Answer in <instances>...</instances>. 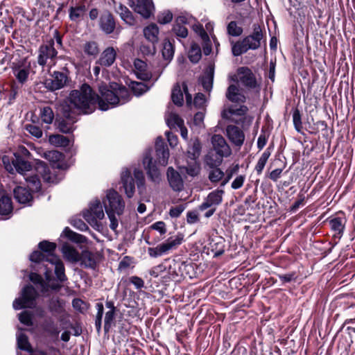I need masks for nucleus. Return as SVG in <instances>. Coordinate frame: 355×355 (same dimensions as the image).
I'll use <instances>...</instances> for the list:
<instances>
[{"mask_svg":"<svg viewBox=\"0 0 355 355\" xmlns=\"http://www.w3.org/2000/svg\"><path fill=\"white\" fill-rule=\"evenodd\" d=\"M201 152L200 143L196 140L190 146L187 152V158L189 159L198 160Z\"/></svg>","mask_w":355,"mask_h":355,"instance_id":"nucleus-43","label":"nucleus"},{"mask_svg":"<svg viewBox=\"0 0 355 355\" xmlns=\"http://www.w3.org/2000/svg\"><path fill=\"white\" fill-rule=\"evenodd\" d=\"M226 98L232 103H245V96L240 92L239 88L235 85H230L226 92Z\"/></svg>","mask_w":355,"mask_h":355,"instance_id":"nucleus-27","label":"nucleus"},{"mask_svg":"<svg viewBox=\"0 0 355 355\" xmlns=\"http://www.w3.org/2000/svg\"><path fill=\"white\" fill-rule=\"evenodd\" d=\"M51 77L45 81L46 87L51 91H55L64 87L68 82L67 71H53Z\"/></svg>","mask_w":355,"mask_h":355,"instance_id":"nucleus-14","label":"nucleus"},{"mask_svg":"<svg viewBox=\"0 0 355 355\" xmlns=\"http://www.w3.org/2000/svg\"><path fill=\"white\" fill-rule=\"evenodd\" d=\"M44 157L50 162L56 163L63 159V154L58 150H48L44 153Z\"/></svg>","mask_w":355,"mask_h":355,"instance_id":"nucleus-55","label":"nucleus"},{"mask_svg":"<svg viewBox=\"0 0 355 355\" xmlns=\"http://www.w3.org/2000/svg\"><path fill=\"white\" fill-rule=\"evenodd\" d=\"M183 241L181 234L169 237L165 242L158 245L155 248H148V253L150 257L156 258L167 254L170 250L177 248Z\"/></svg>","mask_w":355,"mask_h":355,"instance_id":"nucleus-11","label":"nucleus"},{"mask_svg":"<svg viewBox=\"0 0 355 355\" xmlns=\"http://www.w3.org/2000/svg\"><path fill=\"white\" fill-rule=\"evenodd\" d=\"M293 122L294 128L297 132H302V122L300 112L298 109H295L293 112Z\"/></svg>","mask_w":355,"mask_h":355,"instance_id":"nucleus-59","label":"nucleus"},{"mask_svg":"<svg viewBox=\"0 0 355 355\" xmlns=\"http://www.w3.org/2000/svg\"><path fill=\"white\" fill-rule=\"evenodd\" d=\"M101 97L96 94L89 85L83 84L79 89L70 92L69 96L64 103L68 104L71 109H76L80 113L89 114L96 109V103Z\"/></svg>","mask_w":355,"mask_h":355,"instance_id":"nucleus-1","label":"nucleus"},{"mask_svg":"<svg viewBox=\"0 0 355 355\" xmlns=\"http://www.w3.org/2000/svg\"><path fill=\"white\" fill-rule=\"evenodd\" d=\"M212 169L209 172L208 178L212 183H217L223 178L225 175L224 172L218 166L211 167Z\"/></svg>","mask_w":355,"mask_h":355,"instance_id":"nucleus-48","label":"nucleus"},{"mask_svg":"<svg viewBox=\"0 0 355 355\" xmlns=\"http://www.w3.org/2000/svg\"><path fill=\"white\" fill-rule=\"evenodd\" d=\"M115 10L125 24L130 26L135 24V19L132 13L122 3H119V5L115 7Z\"/></svg>","mask_w":355,"mask_h":355,"instance_id":"nucleus-31","label":"nucleus"},{"mask_svg":"<svg viewBox=\"0 0 355 355\" xmlns=\"http://www.w3.org/2000/svg\"><path fill=\"white\" fill-rule=\"evenodd\" d=\"M46 255L42 251H34L30 255V260L32 262L37 263H42V266L44 268V277L47 282H50L52 279L51 275V268H49V261H46Z\"/></svg>","mask_w":355,"mask_h":355,"instance_id":"nucleus-23","label":"nucleus"},{"mask_svg":"<svg viewBox=\"0 0 355 355\" xmlns=\"http://www.w3.org/2000/svg\"><path fill=\"white\" fill-rule=\"evenodd\" d=\"M115 313L116 311H107L105 313V320H104V331L105 332H109L110 329L114 324V320L115 319Z\"/></svg>","mask_w":355,"mask_h":355,"instance_id":"nucleus-56","label":"nucleus"},{"mask_svg":"<svg viewBox=\"0 0 355 355\" xmlns=\"http://www.w3.org/2000/svg\"><path fill=\"white\" fill-rule=\"evenodd\" d=\"M214 69L209 68L205 75L200 78V83L206 92H210L213 87Z\"/></svg>","mask_w":355,"mask_h":355,"instance_id":"nucleus-39","label":"nucleus"},{"mask_svg":"<svg viewBox=\"0 0 355 355\" xmlns=\"http://www.w3.org/2000/svg\"><path fill=\"white\" fill-rule=\"evenodd\" d=\"M13 210L12 199L8 196L0 198V215L5 216L6 218L10 217Z\"/></svg>","mask_w":355,"mask_h":355,"instance_id":"nucleus-34","label":"nucleus"},{"mask_svg":"<svg viewBox=\"0 0 355 355\" xmlns=\"http://www.w3.org/2000/svg\"><path fill=\"white\" fill-rule=\"evenodd\" d=\"M211 250L214 253V257H218L225 252V241L223 237L216 236L209 242Z\"/></svg>","mask_w":355,"mask_h":355,"instance_id":"nucleus-30","label":"nucleus"},{"mask_svg":"<svg viewBox=\"0 0 355 355\" xmlns=\"http://www.w3.org/2000/svg\"><path fill=\"white\" fill-rule=\"evenodd\" d=\"M238 73L240 76V80L244 86L251 89H254L257 87L258 85L255 75L251 69L242 67L238 69Z\"/></svg>","mask_w":355,"mask_h":355,"instance_id":"nucleus-21","label":"nucleus"},{"mask_svg":"<svg viewBox=\"0 0 355 355\" xmlns=\"http://www.w3.org/2000/svg\"><path fill=\"white\" fill-rule=\"evenodd\" d=\"M12 70L13 75L19 84L23 85L28 81L31 71L30 64L28 65L16 64L12 67Z\"/></svg>","mask_w":355,"mask_h":355,"instance_id":"nucleus-25","label":"nucleus"},{"mask_svg":"<svg viewBox=\"0 0 355 355\" xmlns=\"http://www.w3.org/2000/svg\"><path fill=\"white\" fill-rule=\"evenodd\" d=\"M40 116L42 121L46 124H51L55 118L54 112L49 106H45L40 109Z\"/></svg>","mask_w":355,"mask_h":355,"instance_id":"nucleus-41","label":"nucleus"},{"mask_svg":"<svg viewBox=\"0 0 355 355\" xmlns=\"http://www.w3.org/2000/svg\"><path fill=\"white\" fill-rule=\"evenodd\" d=\"M62 118L58 120V128L63 133H70L74 130V123L78 120V114L67 103L61 104Z\"/></svg>","mask_w":355,"mask_h":355,"instance_id":"nucleus-8","label":"nucleus"},{"mask_svg":"<svg viewBox=\"0 0 355 355\" xmlns=\"http://www.w3.org/2000/svg\"><path fill=\"white\" fill-rule=\"evenodd\" d=\"M79 261L85 268L95 269L96 267V257L94 253L89 251H83L80 256Z\"/></svg>","mask_w":355,"mask_h":355,"instance_id":"nucleus-37","label":"nucleus"},{"mask_svg":"<svg viewBox=\"0 0 355 355\" xmlns=\"http://www.w3.org/2000/svg\"><path fill=\"white\" fill-rule=\"evenodd\" d=\"M211 142L217 158L214 159L208 155L206 157V163L209 167L218 166L221 164L224 157H228L232 155V149L225 138L220 135H214L211 137Z\"/></svg>","mask_w":355,"mask_h":355,"instance_id":"nucleus-6","label":"nucleus"},{"mask_svg":"<svg viewBox=\"0 0 355 355\" xmlns=\"http://www.w3.org/2000/svg\"><path fill=\"white\" fill-rule=\"evenodd\" d=\"M202 57L201 49L197 44H193L189 51V58L193 63L199 62Z\"/></svg>","mask_w":355,"mask_h":355,"instance_id":"nucleus-53","label":"nucleus"},{"mask_svg":"<svg viewBox=\"0 0 355 355\" xmlns=\"http://www.w3.org/2000/svg\"><path fill=\"white\" fill-rule=\"evenodd\" d=\"M38 248L40 250L46 255V261L51 255H55L54 252L56 248V244L55 243L49 242L48 241H43L39 243Z\"/></svg>","mask_w":355,"mask_h":355,"instance_id":"nucleus-38","label":"nucleus"},{"mask_svg":"<svg viewBox=\"0 0 355 355\" xmlns=\"http://www.w3.org/2000/svg\"><path fill=\"white\" fill-rule=\"evenodd\" d=\"M47 261H49L51 265L50 268L51 270L54 269V272L56 277V279L60 283L65 282L67 281V277L65 275V268L63 262L61 259L56 255H51L47 259Z\"/></svg>","mask_w":355,"mask_h":355,"instance_id":"nucleus-19","label":"nucleus"},{"mask_svg":"<svg viewBox=\"0 0 355 355\" xmlns=\"http://www.w3.org/2000/svg\"><path fill=\"white\" fill-rule=\"evenodd\" d=\"M167 179L171 189L175 191H181L184 189V181L180 174L173 167L167 169Z\"/></svg>","mask_w":355,"mask_h":355,"instance_id":"nucleus-22","label":"nucleus"},{"mask_svg":"<svg viewBox=\"0 0 355 355\" xmlns=\"http://www.w3.org/2000/svg\"><path fill=\"white\" fill-rule=\"evenodd\" d=\"M156 44L152 42L142 43L139 47L140 52L144 55H153L156 53Z\"/></svg>","mask_w":355,"mask_h":355,"instance_id":"nucleus-58","label":"nucleus"},{"mask_svg":"<svg viewBox=\"0 0 355 355\" xmlns=\"http://www.w3.org/2000/svg\"><path fill=\"white\" fill-rule=\"evenodd\" d=\"M144 35L148 42L157 44L159 41V28L155 24H150L146 26L143 30Z\"/></svg>","mask_w":355,"mask_h":355,"instance_id":"nucleus-32","label":"nucleus"},{"mask_svg":"<svg viewBox=\"0 0 355 355\" xmlns=\"http://www.w3.org/2000/svg\"><path fill=\"white\" fill-rule=\"evenodd\" d=\"M252 28V34L245 37L242 40L230 41L234 56L237 57L246 53L248 50H257L260 48L263 37L262 29L258 24H254Z\"/></svg>","mask_w":355,"mask_h":355,"instance_id":"nucleus-4","label":"nucleus"},{"mask_svg":"<svg viewBox=\"0 0 355 355\" xmlns=\"http://www.w3.org/2000/svg\"><path fill=\"white\" fill-rule=\"evenodd\" d=\"M347 219L345 217H334L329 220L330 227L336 232V235L340 238L345 230Z\"/></svg>","mask_w":355,"mask_h":355,"instance_id":"nucleus-28","label":"nucleus"},{"mask_svg":"<svg viewBox=\"0 0 355 355\" xmlns=\"http://www.w3.org/2000/svg\"><path fill=\"white\" fill-rule=\"evenodd\" d=\"M105 212L110 220V227L115 231L118 227L116 216H121L125 209V202L121 195L114 190H109L103 200Z\"/></svg>","mask_w":355,"mask_h":355,"instance_id":"nucleus-3","label":"nucleus"},{"mask_svg":"<svg viewBox=\"0 0 355 355\" xmlns=\"http://www.w3.org/2000/svg\"><path fill=\"white\" fill-rule=\"evenodd\" d=\"M101 99L98 107L102 111H106L111 107L121 105L128 103L131 98L129 90L123 86L119 87L114 92L106 87H100Z\"/></svg>","mask_w":355,"mask_h":355,"instance_id":"nucleus-2","label":"nucleus"},{"mask_svg":"<svg viewBox=\"0 0 355 355\" xmlns=\"http://www.w3.org/2000/svg\"><path fill=\"white\" fill-rule=\"evenodd\" d=\"M14 156L15 158L12 159V163H10L8 156H3L2 162L6 170L10 173H13L15 170L24 176L26 175V173L31 171L32 169L31 164L25 160L18 153H14Z\"/></svg>","mask_w":355,"mask_h":355,"instance_id":"nucleus-9","label":"nucleus"},{"mask_svg":"<svg viewBox=\"0 0 355 355\" xmlns=\"http://www.w3.org/2000/svg\"><path fill=\"white\" fill-rule=\"evenodd\" d=\"M116 52L113 47L106 48L101 53L99 59L96 61V64L108 67L113 64L116 60Z\"/></svg>","mask_w":355,"mask_h":355,"instance_id":"nucleus-26","label":"nucleus"},{"mask_svg":"<svg viewBox=\"0 0 355 355\" xmlns=\"http://www.w3.org/2000/svg\"><path fill=\"white\" fill-rule=\"evenodd\" d=\"M175 49L169 40H165L163 44L162 55L165 60H171L173 58Z\"/></svg>","mask_w":355,"mask_h":355,"instance_id":"nucleus-50","label":"nucleus"},{"mask_svg":"<svg viewBox=\"0 0 355 355\" xmlns=\"http://www.w3.org/2000/svg\"><path fill=\"white\" fill-rule=\"evenodd\" d=\"M17 343L19 349L28 353L32 352V347L28 341V336L24 333H19L17 335Z\"/></svg>","mask_w":355,"mask_h":355,"instance_id":"nucleus-40","label":"nucleus"},{"mask_svg":"<svg viewBox=\"0 0 355 355\" xmlns=\"http://www.w3.org/2000/svg\"><path fill=\"white\" fill-rule=\"evenodd\" d=\"M155 154L157 161L161 166H166L168 164L169 157V151L167 145L164 139L159 137H157L155 142Z\"/></svg>","mask_w":355,"mask_h":355,"instance_id":"nucleus-20","label":"nucleus"},{"mask_svg":"<svg viewBox=\"0 0 355 355\" xmlns=\"http://www.w3.org/2000/svg\"><path fill=\"white\" fill-rule=\"evenodd\" d=\"M243 32V28L238 26L237 22L231 21L227 25V33L232 37H239L242 35Z\"/></svg>","mask_w":355,"mask_h":355,"instance_id":"nucleus-49","label":"nucleus"},{"mask_svg":"<svg viewBox=\"0 0 355 355\" xmlns=\"http://www.w3.org/2000/svg\"><path fill=\"white\" fill-rule=\"evenodd\" d=\"M49 141L51 144L60 147H67L69 146V139L61 135H54L49 137Z\"/></svg>","mask_w":355,"mask_h":355,"instance_id":"nucleus-46","label":"nucleus"},{"mask_svg":"<svg viewBox=\"0 0 355 355\" xmlns=\"http://www.w3.org/2000/svg\"><path fill=\"white\" fill-rule=\"evenodd\" d=\"M26 130L33 137L37 139L41 138L42 137V129L35 125L33 124H28L26 125Z\"/></svg>","mask_w":355,"mask_h":355,"instance_id":"nucleus-64","label":"nucleus"},{"mask_svg":"<svg viewBox=\"0 0 355 355\" xmlns=\"http://www.w3.org/2000/svg\"><path fill=\"white\" fill-rule=\"evenodd\" d=\"M104 211L102 205L99 200H95L90 204L89 209L83 212L84 218L90 224L94 225L97 220H101L104 218Z\"/></svg>","mask_w":355,"mask_h":355,"instance_id":"nucleus-13","label":"nucleus"},{"mask_svg":"<svg viewBox=\"0 0 355 355\" xmlns=\"http://www.w3.org/2000/svg\"><path fill=\"white\" fill-rule=\"evenodd\" d=\"M224 193L225 191L220 187L211 191L199 206V209L204 211L209 207L216 208L222 203Z\"/></svg>","mask_w":355,"mask_h":355,"instance_id":"nucleus-15","label":"nucleus"},{"mask_svg":"<svg viewBox=\"0 0 355 355\" xmlns=\"http://www.w3.org/2000/svg\"><path fill=\"white\" fill-rule=\"evenodd\" d=\"M142 162L148 179L153 182L159 183L162 180L161 173L157 167L156 162L153 161L150 151L145 153Z\"/></svg>","mask_w":355,"mask_h":355,"instance_id":"nucleus-12","label":"nucleus"},{"mask_svg":"<svg viewBox=\"0 0 355 355\" xmlns=\"http://www.w3.org/2000/svg\"><path fill=\"white\" fill-rule=\"evenodd\" d=\"M173 19V13L170 10H166L157 15V22L160 24H166Z\"/></svg>","mask_w":355,"mask_h":355,"instance_id":"nucleus-61","label":"nucleus"},{"mask_svg":"<svg viewBox=\"0 0 355 355\" xmlns=\"http://www.w3.org/2000/svg\"><path fill=\"white\" fill-rule=\"evenodd\" d=\"M239 169V165L238 164L232 166V167H229L225 171L226 176L223 179L220 187L223 189L232 179L233 175L238 173Z\"/></svg>","mask_w":355,"mask_h":355,"instance_id":"nucleus-54","label":"nucleus"},{"mask_svg":"<svg viewBox=\"0 0 355 355\" xmlns=\"http://www.w3.org/2000/svg\"><path fill=\"white\" fill-rule=\"evenodd\" d=\"M270 156V151L269 150V148H267L261 155L259 157L254 170L256 171L257 175H261L262 173V171L266 166V164L267 163V161L268 158Z\"/></svg>","mask_w":355,"mask_h":355,"instance_id":"nucleus-47","label":"nucleus"},{"mask_svg":"<svg viewBox=\"0 0 355 355\" xmlns=\"http://www.w3.org/2000/svg\"><path fill=\"white\" fill-rule=\"evenodd\" d=\"M83 51L89 56H96L99 53L98 44L94 41L87 42L84 44Z\"/></svg>","mask_w":355,"mask_h":355,"instance_id":"nucleus-52","label":"nucleus"},{"mask_svg":"<svg viewBox=\"0 0 355 355\" xmlns=\"http://www.w3.org/2000/svg\"><path fill=\"white\" fill-rule=\"evenodd\" d=\"M19 320L21 323L28 327L33 324L31 313L26 311L19 314Z\"/></svg>","mask_w":355,"mask_h":355,"instance_id":"nucleus-63","label":"nucleus"},{"mask_svg":"<svg viewBox=\"0 0 355 355\" xmlns=\"http://www.w3.org/2000/svg\"><path fill=\"white\" fill-rule=\"evenodd\" d=\"M172 33L178 37L179 40L181 38H186L188 36V29L184 26L173 24Z\"/></svg>","mask_w":355,"mask_h":355,"instance_id":"nucleus-60","label":"nucleus"},{"mask_svg":"<svg viewBox=\"0 0 355 355\" xmlns=\"http://www.w3.org/2000/svg\"><path fill=\"white\" fill-rule=\"evenodd\" d=\"M133 175L134 178L132 176L131 171L128 168L124 169L121 174V182L128 198H131L135 194V183L139 194H143L146 191V182L143 172L139 169L135 168Z\"/></svg>","mask_w":355,"mask_h":355,"instance_id":"nucleus-5","label":"nucleus"},{"mask_svg":"<svg viewBox=\"0 0 355 355\" xmlns=\"http://www.w3.org/2000/svg\"><path fill=\"white\" fill-rule=\"evenodd\" d=\"M49 310L52 313H60L63 310L62 302L58 299H52L49 303Z\"/></svg>","mask_w":355,"mask_h":355,"instance_id":"nucleus-62","label":"nucleus"},{"mask_svg":"<svg viewBox=\"0 0 355 355\" xmlns=\"http://www.w3.org/2000/svg\"><path fill=\"white\" fill-rule=\"evenodd\" d=\"M134 66L137 71V76L139 79H148V74L146 73V64L145 62L139 59H136L134 62Z\"/></svg>","mask_w":355,"mask_h":355,"instance_id":"nucleus-42","label":"nucleus"},{"mask_svg":"<svg viewBox=\"0 0 355 355\" xmlns=\"http://www.w3.org/2000/svg\"><path fill=\"white\" fill-rule=\"evenodd\" d=\"M129 86L133 94L137 96L142 95L148 90L147 85L141 82L132 81Z\"/></svg>","mask_w":355,"mask_h":355,"instance_id":"nucleus-51","label":"nucleus"},{"mask_svg":"<svg viewBox=\"0 0 355 355\" xmlns=\"http://www.w3.org/2000/svg\"><path fill=\"white\" fill-rule=\"evenodd\" d=\"M14 198L21 204H26L32 199V195L29 190L23 187H17L14 191Z\"/></svg>","mask_w":355,"mask_h":355,"instance_id":"nucleus-33","label":"nucleus"},{"mask_svg":"<svg viewBox=\"0 0 355 355\" xmlns=\"http://www.w3.org/2000/svg\"><path fill=\"white\" fill-rule=\"evenodd\" d=\"M166 123L170 128H181L184 125V121L176 114H171L166 119Z\"/></svg>","mask_w":355,"mask_h":355,"instance_id":"nucleus-57","label":"nucleus"},{"mask_svg":"<svg viewBox=\"0 0 355 355\" xmlns=\"http://www.w3.org/2000/svg\"><path fill=\"white\" fill-rule=\"evenodd\" d=\"M86 6L83 5L71 6L69 9V18L70 21L79 24L84 18Z\"/></svg>","mask_w":355,"mask_h":355,"instance_id":"nucleus-29","label":"nucleus"},{"mask_svg":"<svg viewBox=\"0 0 355 355\" xmlns=\"http://www.w3.org/2000/svg\"><path fill=\"white\" fill-rule=\"evenodd\" d=\"M181 169L184 170L189 176L194 178L199 175L201 167L198 160L187 159V165L181 167Z\"/></svg>","mask_w":355,"mask_h":355,"instance_id":"nucleus-36","label":"nucleus"},{"mask_svg":"<svg viewBox=\"0 0 355 355\" xmlns=\"http://www.w3.org/2000/svg\"><path fill=\"white\" fill-rule=\"evenodd\" d=\"M226 135L230 142L238 148H241L244 143V132L240 128L236 125H227L226 128Z\"/></svg>","mask_w":355,"mask_h":355,"instance_id":"nucleus-18","label":"nucleus"},{"mask_svg":"<svg viewBox=\"0 0 355 355\" xmlns=\"http://www.w3.org/2000/svg\"><path fill=\"white\" fill-rule=\"evenodd\" d=\"M21 297L16 298L12 304L13 309L19 310L24 308H33L35 305L37 293L31 285H26L21 293Z\"/></svg>","mask_w":355,"mask_h":355,"instance_id":"nucleus-10","label":"nucleus"},{"mask_svg":"<svg viewBox=\"0 0 355 355\" xmlns=\"http://www.w3.org/2000/svg\"><path fill=\"white\" fill-rule=\"evenodd\" d=\"M62 234L70 241L76 243H82L85 241V237L80 234L73 232L69 227L64 229Z\"/></svg>","mask_w":355,"mask_h":355,"instance_id":"nucleus-45","label":"nucleus"},{"mask_svg":"<svg viewBox=\"0 0 355 355\" xmlns=\"http://www.w3.org/2000/svg\"><path fill=\"white\" fill-rule=\"evenodd\" d=\"M130 6L146 19L149 18L154 11V5L151 0H130Z\"/></svg>","mask_w":355,"mask_h":355,"instance_id":"nucleus-17","label":"nucleus"},{"mask_svg":"<svg viewBox=\"0 0 355 355\" xmlns=\"http://www.w3.org/2000/svg\"><path fill=\"white\" fill-rule=\"evenodd\" d=\"M183 92L186 96L187 104L190 105L192 103V96L188 92V87L185 83H182V90L179 83H176L172 90L171 99L173 103L178 105L182 106L184 103Z\"/></svg>","mask_w":355,"mask_h":355,"instance_id":"nucleus-16","label":"nucleus"},{"mask_svg":"<svg viewBox=\"0 0 355 355\" xmlns=\"http://www.w3.org/2000/svg\"><path fill=\"white\" fill-rule=\"evenodd\" d=\"M115 21L113 15L109 12H104L100 17L99 26L105 34H110L115 28Z\"/></svg>","mask_w":355,"mask_h":355,"instance_id":"nucleus-24","label":"nucleus"},{"mask_svg":"<svg viewBox=\"0 0 355 355\" xmlns=\"http://www.w3.org/2000/svg\"><path fill=\"white\" fill-rule=\"evenodd\" d=\"M58 55V51L55 48V40L49 39L43 42L37 51V63L40 66L54 65Z\"/></svg>","mask_w":355,"mask_h":355,"instance_id":"nucleus-7","label":"nucleus"},{"mask_svg":"<svg viewBox=\"0 0 355 355\" xmlns=\"http://www.w3.org/2000/svg\"><path fill=\"white\" fill-rule=\"evenodd\" d=\"M61 252L64 259L71 262H77L80 259L79 252L73 247L67 243L62 245Z\"/></svg>","mask_w":355,"mask_h":355,"instance_id":"nucleus-35","label":"nucleus"},{"mask_svg":"<svg viewBox=\"0 0 355 355\" xmlns=\"http://www.w3.org/2000/svg\"><path fill=\"white\" fill-rule=\"evenodd\" d=\"M24 179L31 190L33 191H38L40 190L41 182L37 175H25Z\"/></svg>","mask_w":355,"mask_h":355,"instance_id":"nucleus-44","label":"nucleus"}]
</instances>
